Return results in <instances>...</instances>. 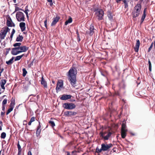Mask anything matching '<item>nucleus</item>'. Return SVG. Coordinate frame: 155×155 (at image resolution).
<instances>
[{
	"instance_id": "obj_6",
	"label": "nucleus",
	"mask_w": 155,
	"mask_h": 155,
	"mask_svg": "<svg viewBox=\"0 0 155 155\" xmlns=\"http://www.w3.org/2000/svg\"><path fill=\"white\" fill-rule=\"evenodd\" d=\"M10 29L8 27L5 28L3 30H2L0 33V38L1 39H4L6 36L7 32L9 31Z\"/></svg>"
},
{
	"instance_id": "obj_46",
	"label": "nucleus",
	"mask_w": 155,
	"mask_h": 155,
	"mask_svg": "<svg viewBox=\"0 0 155 155\" xmlns=\"http://www.w3.org/2000/svg\"><path fill=\"white\" fill-rule=\"evenodd\" d=\"M119 96V93L118 92L115 91L114 93V96Z\"/></svg>"
},
{
	"instance_id": "obj_62",
	"label": "nucleus",
	"mask_w": 155,
	"mask_h": 155,
	"mask_svg": "<svg viewBox=\"0 0 155 155\" xmlns=\"http://www.w3.org/2000/svg\"><path fill=\"white\" fill-rule=\"evenodd\" d=\"M13 35H12V34H11V35H10V38H11V40L12 39V37H13Z\"/></svg>"
},
{
	"instance_id": "obj_26",
	"label": "nucleus",
	"mask_w": 155,
	"mask_h": 155,
	"mask_svg": "<svg viewBox=\"0 0 155 155\" xmlns=\"http://www.w3.org/2000/svg\"><path fill=\"white\" fill-rule=\"evenodd\" d=\"M14 57H13L9 60L7 61L6 62V63L8 65H11L12 64L13 62V60Z\"/></svg>"
},
{
	"instance_id": "obj_7",
	"label": "nucleus",
	"mask_w": 155,
	"mask_h": 155,
	"mask_svg": "<svg viewBox=\"0 0 155 155\" xmlns=\"http://www.w3.org/2000/svg\"><path fill=\"white\" fill-rule=\"evenodd\" d=\"M65 108L68 110H71L75 108L76 107L75 105L73 103H65L63 106Z\"/></svg>"
},
{
	"instance_id": "obj_56",
	"label": "nucleus",
	"mask_w": 155,
	"mask_h": 155,
	"mask_svg": "<svg viewBox=\"0 0 155 155\" xmlns=\"http://www.w3.org/2000/svg\"><path fill=\"white\" fill-rule=\"evenodd\" d=\"M28 155H32L30 151H28Z\"/></svg>"
},
{
	"instance_id": "obj_22",
	"label": "nucleus",
	"mask_w": 155,
	"mask_h": 155,
	"mask_svg": "<svg viewBox=\"0 0 155 155\" xmlns=\"http://www.w3.org/2000/svg\"><path fill=\"white\" fill-rule=\"evenodd\" d=\"M112 133L110 132H108L106 136H105L103 138L104 140H107L109 139V138L111 136L112 134Z\"/></svg>"
},
{
	"instance_id": "obj_35",
	"label": "nucleus",
	"mask_w": 155,
	"mask_h": 155,
	"mask_svg": "<svg viewBox=\"0 0 155 155\" xmlns=\"http://www.w3.org/2000/svg\"><path fill=\"white\" fill-rule=\"evenodd\" d=\"M17 146L18 148V152L21 153L22 149L21 148V146L19 144V141L18 142Z\"/></svg>"
},
{
	"instance_id": "obj_19",
	"label": "nucleus",
	"mask_w": 155,
	"mask_h": 155,
	"mask_svg": "<svg viewBox=\"0 0 155 155\" xmlns=\"http://www.w3.org/2000/svg\"><path fill=\"white\" fill-rule=\"evenodd\" d=\"M63 86V83L62 82H58L57 84L56 90L57 92L60 91V88H61Z\"/></svg>"
},
{
	"instance_id": "obj_10",
	"label": "nucleus",
	"mask_w": 155,
	"mask_h": 155,
	"mask_svg": "<svg viewBox=\"0 0 155 155\" xmlns=\"http://www.w3.org/2000/svg\"><path fill=\"white\" fill-rule=\"evenodd\" d=\"M60 18V17L58 15H57L55 17L53 18V20L52 22L51 26H55L56 23L58 21Z\"/></svg>"
},
{
	"instance_id": "obj_12",
	"label": "nucleus",
	"mask_w": 155,
	"mask_h": 155,
	"mask_svg": "<svg viewBox=\"0 0 155 155\" xmlns=\"http://www.w3.org/2000/svg\"><path fill=\"white\" fill-rule=\"evenodd\" d=\"M77 114V112L74 111H66L64 112V115L67 117H72Z\"/></svg>"
},
{
	"instance_id": "obj_14",
	"label": "nucleus",
	"mask_w": 155,
	"mask_h": 155,
	"mask_svg": "<svg viewBox=\"0 0 155 155\" xmlns=\"http://www.w3.org/2000/svg\"><path fill=\"white\" fill-rule=\"evenodd\" d=\"M41 83V84L45 88H47L48 85L47 82L44 79L43 75L42 76Z\"/></svg>"
},
{
	"instance_id": "obj_37",
	"label": "nucleus",
	"mask_w": 155,
	"mask_h": 155,
	"mask_svg": "<svg viewBox=\"0 0 155 155\" xmlns=\"http://www.w3.org/2000/svg\"><path fill=\"white\" fill-rule=\"evenodd\" d=\"M23 74L22 75L24 77H25L27 73V71L25 68L22 69Z\"/></svg>"
},
{
	"instance_id": "obj_36",
	"label": "nucleus",
	"mask_w": 155,
	"mask_h": 155,
	"mask_svg": "<svg viewBox=\"0 0 155 155\" xmlns=\"http://www.w3.org/2000/svg\"><path fill=\"white\" fill-rule=\"evenodd\" d=\"M21 43H15L13 44V46L16 47H19L21 46Z\"/></svg>"
},
{
	"instance_id": "obj_42",
	"label": "nucleus",
	"mask_w": 155,
	"mask_h": 155,
	"mask_svg": "<svg viewBox=\"0 0 155 155\" xmlns=\"http://www.w3.org/2000/svg\"><path fill=\"white\" fill-rule=\"evenodd\" d=\"M47 22H48V20L47 18H46L44 21V24H45V26L46 28L47 29L48 28V26H47Z\"/></svg>"
},
{
	"instance_id": "obj_29",
	"label": "nucleus",
	"mask_w": 155,
	"mask_h": 155,
	"mask_svg": "<svg viewBox=\"0 0 155 155\" xmlns=\"http://www.w3.org/2000/svg\"><path fill=\"white\" fill-rule=\"evenodd\" d=\"M15 104V100L14 99H13V98H12V101L9 106H10V107H14Z\"/></svg>"
},
{
	"instance_id": "obj_4",
	"label": "nucleus",
	"mask_w": 155,
	"mask_h": 155,
	"mask_svg": "<svg viewBox=\"0 0 155 155\" xmlns=\"http://www.w3.org/2000/svg\"><path fill=\"white\" fill-rule=\"evenodd\" d=\"M16 17L18 21H25V16L24 13L21 12H18L16 14Z\"/></svg>"
},
{
	"instance_id": "obj_39",
	"label": "nucleus",
	"mask_w": 155,
	"mask_h": 155,
	"mask_svg": "<svg viewBox=\"0 0 155 155\" xmlns=\"http://www.w3.org/2000/svg\"><path fill=\"white\" fill-rule=\"evenodd\" d=\"M103 150H102L101 148V149H99L98 147H97L96 149V152L98 153H100Z\"/></svg>"
},
{
	"instance_id": "obj_44",
	"label": "nucleus",
	"mask_w": 155,
	"mask_h": 155,
	"mask_svg": "<svg viewBox=\"0 0 155 155\" xmlns=\"http://www.w3.org/2000/svg\"><path fill=\"white\" fill-rule=\"evenodd\" d=\"M19 10H21L24 11V10L21 9V8H19V7H16L15 9V11H17Z\"/></svg>"
},
{
	"instance_id": "obj_28",
	"label": "nucleus",
	"mask_w": 155,
	"mask_h": 155,
	"mask_svg": "<svg viewBox=\"0 0 155 155\" xmlns=\"http://www.w3.org/2000/svg\"><path fill=\"white\" fill-rule=\"evenodd\" d=\"M14 107H10V106H9V108L7 110L6 113V114L7 115H8L9 113H10L13 110Z\"/></svg>"
},
{
	"instance_id": "obj_51",
	"label": "nucleus",
	"mask_w": 155,
	"mask_h": 155,
	"mask_svg": "<svg viewBox=\"0 0 155 155\" xmlns=\"http://www.w3.org/2000/svg\"><path fill=\"white\" fill-rule=\"evenodd\" d=\"M76 34H77V35L78 38H79L80 37V35H79V33H78V30H77V31H76Z\"/></svg>"
},
{
	"instance_id": "obj_9",
	"label": "nucleus",
	"mask_w": 155,
	"mask_h": 155,
	"mask_svg": "<svg viewBox=\"0 0 155 155\" xmlns=\"http://www.w3.org/2000/svg\"><path fill=\"white\" fill-rule=\"evenodd\" d=\"M6 25L8 27H15V25L12 21L10 17L9 16L8 18H7Z\"/></svg>"
},
{
	"instance_id": "obj_34",
	"label": "nucleus",
	"mask_w": 155,
	"mask_h": 155,
	"mask_svg": "<svg viewBox=\"0 0 155 155\" xmlns=\"http://www.w3.org/2000/svg\"><path fill=\"white\" fill-rule=\"evenodd\" d=\"M148 62L149 64V71L150 72L152 71V64L149 59H148Z\"/></svg>"
},
{
	"instance_id": "obj_40",
	"label": "nucleus",
	"mask_w": 155,
	"mask_h": 155,
	"mask_svg": "<svg viewBox=\"0 0 155 155\" xmlns=\"http://www.w3.org/2000/svg\"><path fill=\"white\" fill-rule=\"evenodd\" d=\"M7 99H5L2 102V105L5 106V105L7 104Z\"/></svg>"
},
{
	"instance_id": "obj_59",
	"label": "nucleus",
	"mask_w": 155,
	"mask_h": 155,
	"mask_svg": "<svg viewBox=\"0 0 155 155\" xmlns=\"http://www.w3.org/2000/svg\"><path fill=\"white\" fill-rule=\"evenodd\" d=\"M32 122H31V121H30L28 123V125H31V124Z\"/></svg>"
},
{
	"instance_id": "obj_32",
	"label": "nucleus",
	"mask_w": 155,
	"mask_h": 155,
	"mask_svg": "<svg viewBox=\"0 0 155 155\" xmlns=\"http://www.w3.org/2000/svg\"><path fill=\"white\" fill-rule=\"evenodd\" d=\"M24 54H22L21 55L16 56L15 59V61H16L20 60L22 58V57L24 56Z\"/></svg>"
},
{
	"instance_id": "obj_31",
	"label": "nucleus",
	"mask_w": 155,
	"mask_h": 155,
	"mask_svg": "<svg viewBox=\"0 0 155 155\" xmlns=\"http://www.w3.org/2000/svg\"><path fill=\"white\" fill-rule=\"evenodd\" d=\"M108 132L105 131V132H101L100 133V136L102 137V138H103L105 136V134H106Z\"/></svg>"
},
{
	"instance_id": "obj_5",
	"label": "nucleus",
	"mask_w": 155,
	"mask_h": 155,
	"mask_svg": "<svg viewBox=\"0 0 155 155\" xmlns=\"http://www.w3.org/2000/svg\"><path fill=\"white\" fill-rule=\"evenodd\" d=\"M126 123H123L121 126V136L122 138H124L127 135V130L126 129Z\"/></svg>"
},
{
	"instance_id": "obj_45",
	"label": "nucleus",
	"mask_w": 155,
	"mask_h": 155,
	"mask_svg": "<svg viewBox=\"0 0 155 155\" xmlns=\"http://www.w3.org/2000/svg\"><path fill=\"white\" fill-rule=\"evenodd\" d=\"M25 12H29V10H28V5H27L25 8Z\"/></svg>"
},
{
	"instance_id": "obj_11",
	"label": "nucleus",
	"mask_w": 155,
	"mask_h": 155,
	"mask_svg": "<svg viewBox=\"0 0 155 155\" xmlns=\"http://www.w3.org/2000/svg\"><path fill=\"white\" fill-rule=\"evenodd\" d=\"M20 50L19 47H15L12 48L11 54L13 55H16L20 53V52H19L20 51Z\"/></svg>"
},
{
	"instance_id": "obj_49",
	"label": "nucleus",
	"mask_w": 155,
	"mask_h": 155,
	"mask_svg": "<svg viewBox=\"0 0 155 155\" xmlns=\"http://www.w3.org/2000/svg\"><path fill=\"white\" fill-rule=\"evenodd\" d=\"M5 114V112H1V116L3 117Z\"/></svg>"
},
{
	"instance_id": "obj_2",
	"label": "nucleus",
	"mask_w": 155,
	"mask_h": 155,
	"mask_svg": "<svg viewBox=\"0 0 155 155\" xmlns=\"http://www.w3.org/2000/svg\"><path fill=\"white\" fill-rule=\"evenodd\" d=\"M141 8V6L140 3H137L131 13L134 20H136L137 17H138L140 14Z\"/></svg>"
},
{
	"instance_id": "obj_15",
	"label": "nucleus",
	"mask_w": 155,
	"mask_h": 155,
	"mask_svg": "<svg viewBox=\"0 0 155 155\" xmlns=\"http://www.w3.org/2000/svg\"><path fill=\"white\" fill-rule=\"evenodd\" d=\"M41 125L40 124V121H39V125L37 128L36 132V135L37 137L39 136L41 132Z\"/></svg>"
},
{
	"instance_id": "obj_63",
	"label": "nucleus",
	"mask_w": 155,
	"mask_h": 155,
	"mask_svg": "<svg viewBox=\"0 0 155 155\" xmlns=\"http://www.w3.org/2000/svg\"><path fill=\"white\" fill-rule=\"evenodd\" d=\"M21 152H18V153L17 155H21Z\"/></svg>"
},
{
	"instance_id": "obj_16",
	"label": "nucleus",
	"mask_w": 155,
	"mask_h": 155,
	"mask_svg": "<svg viewBox=\"0 0 155 155\" xmlns=\"http://www.w3.org/2000/svg\"><path fill=\"white\" fill-rule=\"evenodd\" d=\"M71 95L64 94L61 95L60 98L61 100H65L71 99Z\"/></svg>"
},
{
	"instance_id": "obj_57",
	"label": "nucleus",
	"mask_w": 155,
	"mask_h": 155,
	"mask_svg": "<svg viewBox=\"0 0 155 155\" xmlns=\"http://www.w3.org/2000/svg\"><path fill=\"white\" fill-rule=\"evenodd\" d=\"M0 69L1 70V71H0L1 73H2L4 70V69L3 68H1V67H0Z\"/></svg>"
},
{
	"instance_id": "obj_1",
	"label": "nucleus",
	"mask_w": 155,
	"mask_h": 155,
	"mask_svg": "<svg viewBox=\"0 0 155 155\" xmlns=\"http://www.w3.org/2000/svg\"><path fill=\"white\" fill-rule=\"evenodd\" d=\"M74 67L71 68L67 74V76L72 87H75L77 86L76 71Z\"/></svg>"
},
{
	"instance_id": "obj_50",
	"label": "nucleus",
	"mask_w": 155,
	"mask_h": 155,
	"mask_svg": "<svg viewBox=\"0 0 155 155\" xmlns=\"http://www.w3.org/2000/svg\"><path fill=\"white\" fill-rule=\"evenodd\" d=\"M124 0H115L116 2L117 3H118L120 2H121V1H122L123 2Z\"/></svg>"
},
{
	"instance_id": "obj_20",
	"label": "nucleus",
	"mask_w": 155,
	"mask_h": 155,
	"mask_svg": "<svg viewBox=\"0 0 155 155\" xmlns=\"http://www.w3.org/2000/svg\"><path fill=\"white\" fill-rule=\"evenodd\" d=\"M147 8H144L143 11V14L142 15V17L141 19L140 20V24H141L143 23V21H144V19L145 18L146 16V12L147 11Z\"/></svg>"
},
{
	"instance_id": "obj_64",
	"label": "nucleus",
	"mask_w": 155,
	"mask_h": 155,
	"mask_svg": "<svg viewBox=\"0 0 155 155\" xmlns=\"http://www.w3.org/2000/svg\"><path fill=\"white\" fill-rule=\"evenodd\" d=\"M25 123H27V121L26 120H24L23 121V124H24V125H25Z\"/></svg>"
},
{
	"instance_id": "obj_43",
	"label": "nucleus",
	"mask_w": 155,
	"mask_h": 155,
	"mask_svg": "<svg viewBox=\"0 0 155 155\" xmlns=\"http://www.w3.org/2000/svg\"><path fill=\"white\" fill-rule=\"evenodd\" d=\"M11 48H7L6 49V54L7 55V54L8 53L9 51L11 50Z\"/></svg>"
},
{
	"instance_id": "obj_61",
	"label": "nucleus",
	"mask_w": 155,
	"mask_h": 155,
	"mask_svg": "<svg viewBox=\"0 0 155 155\" xmlns=\"http://www.w3.org/2000/svg\"><path fill=\"white\" fill-rule=\"evenodd\" d=\"M25 13L26 15H28V12H25V11H23Z\"/></svg>"
},
{
	"instance_id": "obj_48",
	"label": "nucleus",
	"mask_w": 155,
	"mask_h": 155,
	"mask_svg": "<svg viewBox=\"0 0 155 155\" xmlns=\"http://www.w3.org/2000/svg\"><path fill=\"white\" fill-rule=\"evenodd\" d=\"M121 84H123L124 85V86L123 87L124 88V87H125L124 84V83L123 81H122L119 84V85L120 86V85Z\"/></svg>"
},
{
	"instance_id": "obj_17",
	"label": "nucleus",
	"mask_w": 155,
	"mask_h": 155,
	"mask_svg": "<svg viewBox=\"0 0 155 155\" xmlns=\"http://www.w3.org/2000/svg\"><path fill=\"white\" fill-rule=\"evenodd\" d=\"M140 45V43L139 40L138 39L137 40L136 43L134 48V50L135 52H137L138 51Z\"/></svg>"
},
{
	"instance_id": "obj_55",
	"label": "nucleus",
	"mask_w": 155,
	"mask_h": 155,
	"mask_svg": "<svg viewBox=\"0 0 155 155\" xmlns=\"http://www.w3.org/2000/svg\"><path fill=\"white\" fill-rule=\"evenodd\" d=\"M49 2H50V5L51 6H52L53 5V2H52V1H50Z\"/></svg>"
},
{
	"instance_id": "obj_41",
	"label": "nucleus",
	"mask_w": 155,
	"mask_h": 155,
	"mask_svg": "<svg viewBox=\"0 0 155 155\" xmlns=\"http://www.w3.org/2000/svg\"><path fill=\"white\" fill-rule=\"evenodd\" d=\"M6 134L5 132H2L1 134V138L2 139H5L6 137Z\"/></svg>"
},
{
	"instance_id": "obj_13",
	"label": "nucleus",
	"mask_w": 155,
	"mask_h": 155,
	"mask_svg": "<svg viewBox=\"0 0 155 155\" xmlns=\"http://www.w3.org/2000/svg\"><path fill=\"white\" fill-rule=\"evenodd\" d=\"M89 30V31H87L86 33L89 34L91 36L93 35L94 32V26L93 24H91L90 25Z\"/></svg>"
},
{
	"instance_id": "obj_8",
	"label": "nucleus",
	"mask_w": 155,
	"mask_h": 155,
	"mask_svg": "<svg viewBox=\"0 0 155 155\" xmlns=\"http://www.w3.org/2000/svg\"><path fill=\"white\" fill-rule=\"evenodd\" d=\"M102 150L103 151L109 150V149L113 146V144L111 143L107 144V143H103L101 145Z\"/></svg>"
},
{
	"instance_id": "obj_18",
	"label": "nucleus",
	"mask_w": 155,
	"mask_h": 155,
	"mask_svg": "<svg viewBox=\"0 0 155 155\" xmlns=\"http://www.w3.org/2000/svg\"><path fill=\"white\" fill-rule=\"evenodd\" d=\"M29 47H27L25 46H21L19 47V49H20V53L22 52H25L28 50Z\"/></svg>"
},
{
	"instance_id": "obj_52",
	"label": "nucleus",
	"mask_w": 155,
	"mask_h": 155,
	"mask_svg": "<svg viewBox=\"0 0 155 155\" xmlns=\"http://www.w3.org/2000/svg\"><path fill=\"white\" fill-rule=\"evenodd\" d=\"M2 110L3 111H4L5 110V106L2 105Z\"/></svg>"
},
{
	"instance_id": "obj_30",
	"label": "nucleus",
	"mask_w": 155,
	"mask_h": 155,
	"mask_svg": "<svg viewBox=\"0 0 155 155\" xmlns=\"http://www.w3.org/2000/svg\"><path fill=\"white\" fill-rule=\"evenodd\" d=\"M153 44L154 45V48H155V41H154L153 42H152V43L151 45H150V47L148 49V52H150L151 50L153 47Z\"/></svg>"
},
{
	"instance_id": "obj_23",
	"label": "nucleus",
	"mask_w": 155,
	"mask_h": 155,
	"mask_svg": "<svg viewBox=\"0 0 155 155\" xmlns=\"http://www.w3.org/2000/svg\"><path fill=\"white\" fill-rule=\"evenodd\" d=\"M6 82V81L5 79H2L1 81V82L0 83V85L2 88L3 89H5L4 85L5 84Z\"/></svg>"
},
{
	"instance_id": "obj_21",
	"label": "nucleus",
	"mask_w": 155,
	"mask_h": 155,
	"mask_svg": "<svg viewBox=\"0 0 155 155\" xmlns=\"http://www.w3.org/2000/svg\"><path fill=\"white\" fill-rule=\"evenodd\" d=\"M19 26L22 31H23L25 30L26 26L25 23V22H20L19 24Z\"/></svg>"
},
{
	"instance_id": "obj_27",
	"label": "nucleus",
	"mask_w": 155,
	"mask_h": 155,
	"mask_svg": "<svg viewBox=\"0 0 155 155\" xmlns=\"http://www.w3.org/2000/svg\"><path fill=\"white\" fill-rule=\"evenodd\" d=\"M72 19L71 17H70L68 20L66 21L64 23L65 25H67L68 23L72 22Z\"/></svg>"
},
{
	"instance_id": "obj_24",
	"label": "nucleus",
	"mask_w": 155,
	"mask_h": 155,
	"mask_svg": "<svg viewBox=\"0 0 155 155\" xmlns=\"http://www.w3.org/2000/svg\"><path fill=\"white\" fill-rule=\"evenodd\" d=\"M23 37L22 35H19L17 37L16 41H17L21 42L23 39Z\"/></svg>"
},
{
	"instance_id": "obj_47",
	"label": "nucleus",
	"mask_w": 155,
	"mask_h": 155,
	"mask_svg": "<svg viewBox=\"0 0 155 155\" xmlns=\"http://www.w3.org/2000/svg\"><path fill=\"white\" fill-rule=\"evenodd\" d=\"M30 121H31V122H34L35 121V117H32L30 120Z\"/></svg>"
},
{
	"instance_id": "obj_54",
	"label": "nucleus",
	"mask_w": 155,
	"mask_h": 155,
	"mask_svg": "<svg viewBox=\"0 0 155 155\" xmlns=\"http://www.w3.org/2000/svg\"><path fill=\"white\" fill-rule=\"evenodd\" d=\"M49 2H50V5L51 6H52L53 5V2H52V1H50Z\"/></svg>"
},
{
	"instance_id": "obj_53",
	"label": "nucleus",
	"mask_w": 155,
	"mask_h": 155,
	"mask_svg": "<svg viewBox=\"0 0 155 155\" xmlns=\"http://www.w3.org/2000/svg\"><path fill=\"white\" fill-rule=\"evenodd\" d=\"M15 30L14 29H12V31L11 33V34L13 35L15 33Z\"/></svg>"
},
{
	"instance_id": "obj_38",
	"label": "nucleus",
	"mask_w": 155,
	"mask_h": 155,
	"mask_svg": "<svg viewBox=\"0 0 155 155\" xmlns=\"http://www.w3.org/2000/svg\"><path fill=\"white\" fill-rule=\"evenodd\" d=\"M128 1H127V0H124V1H123V2L124 4V8H126L128 7Z\"/></svg>"
},
{
	"instance_id": "obj_60",
	"label": "nucleus",
	"mask_w": 155,
	"mask_h": 155,
	"mask_svg": "<svg viewBox=\"0 0 155 155\" xmlns=\"http://www.w3.org/2000/svg\"><path fill=\"white\" fill-rule=\"evenodd\" d=\"M25 13L26 15H28V12H25V11H23Z\"/></svg>"
},
{
	"instance_id": "obj_25",
	"label": "nucleus",
	"mask_w": 155,
	"mask_h": 155,
	"mask_svg": "<svg viewBox=\"0 0 155 155\" xmlns=\"http://www.w3.org/2000/svg\"><path fill=\"white\" fill-rule=\"evenodd\" d=\"M107 16L110 20H111L113 19V16L110 11H108L107 13Z\"/></svg>"
},
{
	"instance_id": "obj_3",
	"label": "nucleus",
	"mask_w": 155,
	"mask_h": 155,
	"mask_svg": "<svg viewBox=\"0 0 155 155\" xmlns=\"http://www.w3.org/2000/svg\"><path fill=\"white\" fill-rule=\"evenodd\" d=\"M94 12H95L94 16L97 18L99 21L103 19L104 15V12L101 9L94 8Z\"/></svg>"
},
{
	"instance_id": "obj_33",
	"label": "nucleus",
	"mask_w": 155,
	"mask_h": 155,
	"mask_svg": "<svg viewBox=\"0 0 155 155\" xmlns=\"http://www.w3.org/2000/svg\"><path fill=\"white\" fill-rule=\"evenodd\" d=\"M48 123L52 128H53L55 126V124L53 121H49L48 122Z\"/></svg>"
},
{
	"instance_id": "obj_58",
	"label": "nucleus",
	"mask_w": 155,
	"mask_h": 155,
	"mask_svg": "<svg viewBox=\"0 0 155 155\" xmlns=\"http://www.w3.org/2000/svg\"><path fill=\"white\" fill-rule=\"evenodd\" d=\"M0 125H1V126H3V123L2 121H0Z\"/></svg>"
}]
</instances>
